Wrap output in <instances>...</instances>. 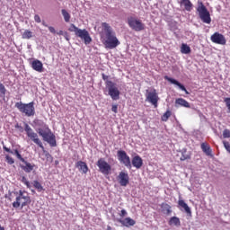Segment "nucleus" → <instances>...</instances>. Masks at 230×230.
<instances>
[{"label":"nucleus","mask_w":230,"mask_h":230,"mask_svg":"<svg viewBox=\"0 0 230 230\" xmlns=\"http://www.w3.org/2000/svg\"><path fill=\"white\" fill-rule=\"evenodd\" d=\"M102 31L100 32L101 40L107 49H114L118 48L119 44V40L116 36V31L111 28V26L107 22L102 23Z\"/></svg>","instance_id":"f257e3e1"},{"label":"nucleus","mask_w":230,"mask_h":230,"mask_svg":"<svg viewBox=\"0 0 230 230\" xmlns=\"http://www.w3.org/2000/svg\"><path fill=\"white\" fill-rule=\"evenodd\" d=\"M16 199L15 201L13 202V208L14 209H22L25 206H30L31 204V198L30 194L26 192V190H20L18 192L15 193Z\"/></svg>","instance_id":"f03ea898"},{"label":"nucleus","mask_w":230,"mask_h":230,"mask_svg":"<svg viewBox=\"0 0 230 230\" xmlns=\"http://www.w3.org/2000/svg\"><path fill=\"white\" fill-rule=\"evenodd\" d=\"M38 134L43 137V141L49 143L50 146H57V138L48 125L44 124L43 128H38Z\"/></svg>","instance_id":"7ed1b4c3"},{"label":"nucleus","mask_w":230,"mask_h":230,"mask_svg":"<svg viewBox=\"0 0 230 230\" xmlns=\"http://www.w3.org/2000/svg\"><path fill=\"white\" fill-rule=\"evenodd\" d=\"M15 107L20 111V112L28 116V118L35 116V102H33L29 103L16 102Z\"/></svg>","instance_id":"20e7f679"},{"label":"nucleus","mask_w":230,"mask_h":230,"mask_svg":"<svg viewBox=\"0 0 230 230\" xmlns=\"http://www.w3.org/2000/svg\"><path fill=\"white\" fill-rule=\"evenodd\" d=\"M24 130L27 134V137L31 139V141H32V143H34L40 148H41L43 152H46L44 148V145L42 144V141L40 140V138H39V135L35 131H33L31 127L28 125V123H24Z\"/></svg>","instance_id":"39448f33"},{"label":"nucleus","mask_w":230,"mask_h":230,"mask_svg":"<svg viewBox=\"0 0 230 230\" xmlns=\"http://www.w3.org/2000/svg\"><path fill=\"white\" fill-rule=\"evenodd\" d=\"M197 12L199 13V19L202 22H205V24H211V14H209V11H208V8L205 7L202 2L199 3Z\"/></svg>","instance_id":"423d86ee"},{"label":"nucleus","mask_w":230,"mask_h":230,"mask_svg":"<svg viewBox=\"0 0 230 230\" xmlns=\"http://www.w3.org/2000/svg\"><path fill=\"white\" fill-rule=\"evenodd\" d=\"M146 102H148L151 103V105H154L155 109H157L159 95L157 94V91L155 89L146 91Z\"/></svg>","instance_id":"0eeeda50"},{"label":"nucleus","mask_w":230,"mask_h":230,"mask_svg":"<svg viewBox=\"0 0 230 230\" xmlns=\"http://www.w3.org/2000/svg\"><path fill=\"white\" fill-rule=\"evenodd\" d=\"M128 24L131 30H134V31H143V30H145V23L137 18H128Z\"/></svg>","instance_id":"6e6552de"},{"label":"nucleus","mask_w":230,"mask_h":230,"mask_svg":"<svg viewBox=\"0 0 230 230\" xmlns=\"http://www.w3.org/2000/svg\"><path fill=\"white\" fill-rule=\"evenodd\" d=\"M96 164L99 168V172L102 173V175H109L112 170V167L111 166V164L107 163V161H105V159L103 158H100L97 161Z\"/></svg>","instance_id":"1a4fd4ad"},{"label":"nucleus","mask_w":230,"mask_h":230,"mask_svg":"<svg viewBox=\"0 0 230 230\" xmlns=\"http://www.w3.org/2000/svg\"><path fill=\"white\" fill-rule=\"evenodd\" d=\"M107 84V88H108V94L111 96V100H119V90L118 87H116V84L113 82H106Z\"/></svg>","instance_id":"9d476101"},{"label":"nucleus","mask_w":230,"mask_h":230,"mask_svg":"<svg viewBox=\"0 0 230 230\" xmlns=\"http://www.w3.org/2000/svg\"><path fill=\"white\" fill-rule=\"evenodd\" d=\"M117 155L119 163H122V164L127 166V168H132V164L130 163V156L127 155V152L119 150L117 152Z\"/></svg>","instance_id":"9b49d317"},{"label":"nucleus","mask_w":230,"mask_h":230,"mask_svg":"<svg viewBox=\"0 0 230 230\" xmlns=\"http://www.w3.org/2000/svg\"><path fill=\"white\" fill-rule=\"evenodd\" d=\"M75 36L81 39V40H84L86 46L89 45L91 42H93V39L91 38L89 31H87V30L85 29L78 30Z\"/></svg>","instance_id":"f8f14e48"},{"label":"nucleus","mask_w":230,"mask_h":230,"mask_svg":"<svg viewBox=\"0 0 230 230\" xmlns=\"http://www.w3.org/2000/svg\"><path fill=\"white\" fill-rule=\"evenodd\" d=\"M117 180L119 184L123 187L128 186V183L130 182V177L127 172H120L117 176Z\"/></svg>","instance_id":"ddd939ff"},{"label":"nucleus","mask_w":230,"mask_h":230,"mask_svg":"<svg viewBox=\"0 0 230 230\" xmlns=\"http://www.w3.org/2000/svg\"><path fill=\"white\" fill-rule=\"evenodd\" d=\"M210 40L212 42H214V44H220L221 46H226V43L227 42L226 37L219 32H215L212 34Z\"/></svg>","instance_id":"4468645a"},{"label":"nucleus","mask_w":230,"mask_h":230,"mask_svg":"<svg viewBox=\"0 0 230 230\" xmlns=\"http://www.w3.org/2000/svg\"><path fill=\"white\" fill-rule=\"evenodd\" d=\"M115 222H119V224H121L123 227H132L136 226V220L132 219L131 217H126L124 219L117 218L115 219Z\"/></svg>","instance_id":"2eb2a0df"},{"label":"nucleus","mask_w":230,"mask_h":230,"mask_svg":"<svg viewBox=\"0 0 230 230\" xmlns=\"http://www.w3.org/2000/svg\"><path fill=\"white\" fill-rule=\"evenodd\" d=\"M3 150H4V152H7L8 154H12V155H15V157L18 158L19 161H21L22 163H24V158L21 155V152H19V149L12 150L6 146H3Z\"/></svg>","instance_id":"dca6fc26"},{"label":"nucleus","mask_w":230,"mask_h":230,"mask_svg":"<svg viewBox=\"0 0 230 230\" xmlns=\"http://www.w3.org/2000/svg\"><path fill=\"white\" fill-rule=\"evenodd\" d=\"M164 80H167V82H170V84H173V85H177V87H179V89H181V91H184L185 93L190 94V92H188L186 87L183 86V84H181L179 81H177L172 77H169L168 75L164 76Z\"/></svg>","instance_id":"f3484780"},{"label":"nucleus","mask_w":230,"mask_h":230,"mask_svg":"<svg viewBox=\"0 0 230 230\" xmlns=\"http://www.w3.org/2000/svg\"><path fill=\"white\" fill-rule=\"evenodd\" d=\"M31 67L34 71L38 73H42L44 70V65H42V61L39 59H35L31 62Z\"/></svg>","instance_id":"a211bd4d"},{"label":"nucleus","mask_w":230,"mask_h":230,"mask_svg":"<svg viewBox=\"0 0 230 230\" xmlns=\"http://www.w3.org/2000/svg\"><path fill=\"white\" fill-rule=\"evenodd\" d=\"M22 163H23L24 165H21V168L23 170V172H25V173H31V172L35 170V164H30V162L25 160Z\"/></svg>","instance_id":"6ab92c4d"},{"label":"nucleus","mask_w":230,"mask_h":230,"mask_svg":"<svg viewBox=\"0 0 230 230\" xmlns=\"http://www.w3.org/2000/svg\"><path fill=\"white\" fill-rule=\"evenodd\" d=\"M75 168H78L79 172H82L83 173H87L89 172V167L87 166V164L84 161H78L75 164Z\"/></svg>","instance_id":"aec40b11"},{"label":"nucleus","mask_w":230,"mask_h":230,"mask_svg":"<svg viewBox=\"0 0 230 230\" xmlns=\"http://www.w3.org/2000/svg\"><path fill=\"white\" fill-rule=\"evenodd\" d=\"M178 206H179V208H181L182 209H184L185 213H187L189 215V217H191V208H190V207L184 201V199H179Z\"/></svg>","instance_id":"412c9836"},{"label":"nucleus","mask_w":230,"mask_h":230,"mask_svg":"<svg viewBox=\"0 0 230 230\" xmlns=\"http://www.w3.org/2000/svg\"><path fill=\"white\" fill-rule=\"evenodd\" d=\"M132 165L135 168H137V170H139V168H141V166H143V158H141V156H139V155H136L132 159Z\"/></svg>","instance_id":"4be33fe9"},{"label":"nucleus","mask_w":230,"mask_h":230,"mask_svg":"<svg viewBox=\"0 0 230 230\" xmlns=\"http://www.w3.org/2000/svg\"><path fill=\"white\" fill-rule=\"evenodd\" d=\"M175 105H180V107H185V109H190V107H191L190 105V102H188V101H186L183 98H178L175 100Z\"/></svg>","instance_id":"5701e85b"},{"label":"nucleus","mask_w":230,"mask_h":230,"mask_svg":"<svg viewBox=\"0 0 230 230\" xmlns=\"http://www.w3.org/2000/svg\"><path fill=\"white\" fill-rule=\"evenodd\" d=\"M180 4H183L186 12H191L193 10V4L190 0H181Z\"/></svg>","instance_id":"b1692460"},{"label":"nucleus","mask_w":230,"mask_h":230,"mask_svg":"<svg viewBox=\"0 0 230 230\" xmlns=\"http://www.w3.org/2000/svg\"><path fill=\"white\" fill-rule=\"evenodd\" d=\"M201 150L202 152H204V154H206V155H212V150H211V146H209V145H208V143H202L201 144Z\"/></svg>","instance_id":"393cba45"},{"label":"nucleus","mask_w":230,"mask_h":230,"mask_svg":"<svg viewBox=\"0 0 230 230\" xmlns=\"http://www.w3.org/2000/svg\"><path fill=\"white\" fill-rule=\"evenodd\" d=\"M161 209H162L163 213H165V215L172 214V206H170L168 203H162Z\"/></svg>","instance_id":"a878e982"},{"label":"nucleus","mask_w":230,"mask_h":230,"mask_svg":"<svg viewBox=\"0 0 230 230\" xmlns=\"http://www.w3.org/2000/svg\"><path fill=\"white\" fill-rule=\"evenodd\" d=\"M169 226H175L176 227L181 226V219L177 217H172L169 219Z\"/></svg>","instance_id":"bb28decb"},{"label":"nucleus","mask_w":230,"mask_h":230,"mask_svg":"<svg viewBox=\"0 0 230 230\" xmlns=\"http://www.w3.org/2000/svg\"><path fill=\"white\" fill-rule=\"evenodd\" d=\"M190 159H191V154L188 153L186 149H182L180 161H190Z\"/></svg>","instance_id":"cd10ccee"},{"label":"nucleus","mask_w":230,"mask_h":230,"mask_svg":"<svg viewBox=\"0 0 230 230\" xmlns=\"http://www.w3.org/2000/svg\"><path fill=\"white\" fill-rule=\"evenodd\" d=\"M181 52L183 53V55H189V53H191V48H190L188 44L182 43Z\"/></svg>","instance_id":"c85d7f7f"},{"label":"nucleus","mask_w":230,"mask_h":230,"mask_svg":"<svg viewBox=\"0 0 230 230\" xmlns=\"http://www.w3.org/2000/svg\"><path fill=\"white\" fill-rule=\"evenodd\" d=\"M61 13L64 17L65 22H69L71 21V14H69V13L66 9H62Z\"/></svg>","instance_id":"c756f323"},{"label":"nucleus","mask_w":230,"mask_h":230,"mask_svg":"<svg viewBox=\"0 0 230 230\" xmlns=\"http://www.w3.org/2000/svg\"><path fill=\"white\" fill-rule=\"evenodd\" d=\"M31 37H33V32L30 30H25L22 34V39L30 40Z\"/></svg>","instance_id":"7c9ffc66"},{"label":"nucleus","mask_w":230,"mask_h":230,"mask_svg":"<svg viewBox=\"0 0 230 230\" xmlns=\"http://www.w3.org/2000/svg\"><path fill=\"white\" fill-rule=\"evenodd\" d=\"M33 187L35 188V190H37V191L40 192V191H44V187H42V184H40L39 182V181H34L32 182Z\"/></svg>","instance_id":"2f4dec72"},{"label":"nucleus","mask_w":230,"mask_h":230,"mask_svg":"<svg viewBox=\"0 0 230 230\" xmlns=\"http://www.w3.org/2000/svg\"><path fill=\"white\" fill-rule=\"evenodd\" d=\"M171 116H172V111L168 110L167 111H165V113L163 114L161 119L162 121H168Z\"/></svg>","instance_id":"473e14b6"},{"label":"nucleus","mask_w":230,"mask_h":230,"mask_svg":"<svg viewBox=\"0 0 230 230\" xmlns=\"http://www.w3.org/2000/svg\"><path fill=\"white\" fill-rule=\"evenodd\" d=\"M5 162L10 165L15 164V160L10 155H5Z\"/></svg>","instance_id":"72a5a7b5"},{"label":"nucleus","mask_w":230,"mask_h":230,"mask_svg":"<svg viewBox=\"0 0 230 230\" xmlns=\"http://www.w3.org/2000/svg\"><path fill=\"white\" fill-rule=\"evenodd\" d=\"M79 30L80 29H78V27H76L74 23L70 24V27L68 28V31H73L75 35H76Z\"/></svg>","instance_id":"f704fd0d"},{"label":"nucleus","mask_w":230,"mask_h":230,"mask_svg":"<svg viewBox=\"0 0 230 230\" xmlns=\"http://www.w3.org/2000/svg\"><path fill=\"white\" fill-rule=\"evenodd\" d=\"M21 181H22V184L27 186V188H29V189L31 188V184H30V181H28L27 178H25V176H22Z\"/></svg>","instance_id":"c9c22d12"},{"label":"nucleus","mask_w":230,"mask_h":230,"mask_svg":"<svg viewBox=\"0 0 230 230\" xmlns=\"http://www.w3.org/2000/svg\"><path fill=\"white\" fill-rule=\"evenodd\" d=\"M224 102L226 103V106L228 109V112H230V97L225 98Z\"/></svg>","instance_id":"e433bc0d"},{"label":"nucleus","mask_w":230,"mask_h":230,"mask_svg":"<svg viewBox=\"0 0 230 230\" xmlns=\"http://www.w3.org/2000/svg\"><path fill=\"white\" fill-rule=\"evenodd\" d=\"M223 137H224L225 139H226L227 137H230V130H229V129H225V130L223 131Z\"/></svg>","instance_id":"4c0bfd02"},{"label":"nucleus","mask_w":230,"mask_h":230,"mask_svg":"<svg viewBox=\"0 0 230 230\" xmlns=\"http://www.w3.org/2000/svg\"><path fill=\"white\" fill-rule=\"evenodd\" d=\"M102 78L103 81H105V85L107 87V82H112L109 80V75H105V74H102Z\"/></svg>","instance_id":"58836bf2"},{"label":"nucleus","mask_w":230,"mask_h":230,"mask_svg":"<svg viewBox=\"0 0 230 230\" xmlns=\"http://www.w3.org/2000/svg\"><path fill=\"white\" fill-rule=\"evenodd\" d=\"M224 146L226 148V150L228 152V154H230V144L227 141H223Z\"/></svg>","instance_id":"ea45409f"},{"label":"nucleus","mask_w":230,"mask_h":230,"mask_svg":"<svg viewBox=\"0 0 230 230\" xmlns=\"http://www.w3.org/2000/svg\"><path fill=\"white\" fill-rule=\"evenodd\" d=\"M0 93L2 94H6V88L4 87V84L0 83Z\"/></svg>","instance_id":"a19ab883"},{"label":"nucleus","mask_w":230,"mask_h":230,"mask_svg":"<svg viewBox=\"0 0 230 230\" xmlns=\"http://www.w3.org/2000/svg\"><path fill=\"white\" fill-rule=\"evenodd\" d=\"M127 215H128V213H127V210H125V209H122V210L120 211V213L119 214V216L121 218H123L124 217H127Z\"/></svg>","instance_id":"79ce46f5"},{"label":"nucleus","mask_w":230,"mask_h":230,"mask_svg":"<svg viewBox=\"0 0 230 230\" xmlns=\"http://www.w3.org/2000/svg\"><path fill=\"white\" fill-rule=\"evenodd\" d=\"M49 31L53 33V35L57 34V30H55L53 26H49Z\"/></svg>","instance_id":"37998d69"},{"label":"nucleus","mask_w":230,"mask_h":230,"mask_svg":"<svg viewBox=\"0 0 230 230\" xmlns=\"http://www.w3.org/2000/svg\"><path fill=\"white\" fill-rule=\"evenodd\" d=\"M34 21L35 22L40 23L41 22L40 16H39V14H35Z\"/></svg>","instance_id":"c03bdc74"},{"label":"nucleus","mask_w":230,"mask_h":230,"mask_svg":"<svg viewBox=\"0 0 230 230\" xmlns=\"http://www.w3.org/2000/svg\"><path fill=\"white\" fill-rule=\"evenodd\" d=\"M111 111H112V112H114L115 114H118V105H116V104L112 105Z\"/></svg>","instance_id":"a18cd8bd"},{"label":"nucleus","mask_w":230,"mask_h":230,"mask_svg":"<svg viewBox=\"0 0 230 230\" xmlns=\"http://www.w3.org/2000/svg\"><path fill=\"white\" fill-rule=\"evenodd\" d=\"M15 128H17L19 130V132H23V128H22V126H19V124L15 125Z\"/></svg>","instance_id":"49530a36"},{"label":"nucleus","mask_w":230,"mask_h":230,"mask_svg":"<svg viewBox=\"0 0 230 230\" xmlns=\"http://www.w3.org/2000/svg\"><path fill=\"white\" fill-rule=\"evenodd\" d=\"M63 36L65 37L66 40L69 41V34L67 33V31H65Z\"/></svg>","instance_id":"de8ad7c7"},{"label":"nucleus","mask_w":230,"mask_h":230,"mask_svg":"<svg viewBox=\"0 0 230 230\" xmlns=\"http://www.w3.org/2000/svg\"><path fill=\"white\" fill-rule=\"evenodd\" d=\"M57 33V35H64V31H58V32H56Z\"/></svg>","instance_id":"09e8293b"},{"label":"nucleus","mask_w":230,"mask_h":230,"mask_svg":"<svg viewBox=\"0 0 230 230\" xmlns=\"http://www.w3.org/2000/svg\"><path fill=\"white\" fill-rule=\"evenodd\" d=\"M107 230H112V227L111 226H108Z\"/></svg>","instance_id":"8fccbe9b"},{"label":"nucleus","mask_w":230,"mask_h":230,"mask_svg":"<svg viewBox=\"0 0 230 230\" xmlns=\"http://www.w3.org/2000/svg\"><path fill=\"white\" fill-rule=\"evenodd\" d=\"M43 26H46V27H48V25H46L45 23H43Z\"/></svg>","instance_id":"3c124183"}]
</instances>
